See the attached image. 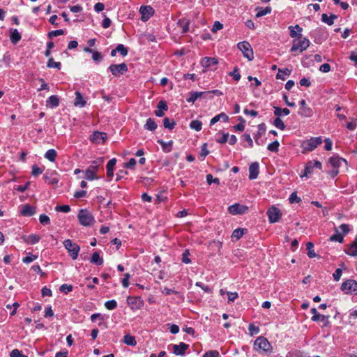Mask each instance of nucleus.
<instances>
[{
  "mask_svg": "<svg viewBox=\"0 0 357 357\" xmlns=\"http://www.w3.org/2000/svg\"><path fill=\"white\" fill-rule=\"evenodd\" d=\"M77 218L79 223L85 227L91 226L95 222L93 215L86 209L79 210Z\"/></svg>",
  "mask_w": 357,
  "mask_h": 357,
  "instance_id": "f257e3e1",
  "label": "nucleus"
},
{
  "mask_svg": "<svg viewBox=\"0 0 357 357\" xmlns=\"http://www.w3.org/2000/svg\"><path fill=\"white\" fill-rule=\"evenodd\" d=\"M63 245L68 250L72 259L74 260L77 259L80 250L79 246L77 244L73 243L70 239L65 240L63 241Z\"/></svg>",
  "mask_w": 357,
  "mask_h": 357,
  "instance_id": "f03ea898",
  "label": "nucleus"
},
{
  "mask_svg": "<svg viewBox=\"0 0 357 357\" xmlns=\"http://www.w3.org/2000/svg\"><path fill=\"white\" fill-rule=\"evenodd\" d=\"M310 42L307 38H298L297 40H294L292 47L291 48V52H296L299 50L300 52H303L310 46Z\"/></svg>",
  "mask_w": 357,
  "mask_h": 357,
  "instance_id": "7ed1b4c3",
  "label": "nucleus"
},
{
  "mask_svg": "<svg viewBox=\"0 0 357 357\" xmlns=\"http://www.w3.org/2000/svg\"><path fill=\"white\" fill-rule=\"evenodd\" d=\"M321 143L322 139L321 137H311L303 142L302 147L306 151H312Z\"/></svg>",
  "mask_w": 357,
  "mask_h": 357,
  "instance_id": "20e7f679",
  "label": "nucleus"
},
{
  "mask_svg": "<svg viewBox=\"0 0 357 357\" xmlns=\"http://www.w3.org/2000/svg\"><path fill=\"white\" fill-rule=\"evenodd\" d=\"M255 348L257 351L267 352L271 351V345L266 338L260 336L255 341Z\"/></svg>",
  "mask_w": 357,
  "mask_h": 357,
  "instance_id": "39448f33",
  "label": "nucleus"
},
{
  "mask_svg": "<svg viewBox=\"0 0 357 357\" xmlns=\"http://www.w3.org/2000/svg\"><path fill=\"white\" fill-rule=\"evenodd\" d=\"M341 290L347 294H357V282L347 280L342 284Z\"/></svg>",
  "mask_w": 357,
  "mask_h": 357,
  "instance_id": "423d86ee",
  "label": "nucleus"
},
{
  "mask_svg": "<svg viewBox=\"0 0 357 357\" xmlns=\"http://www.w3.org/2000/svg\"><path fill=\"white\" fill-rule=\"evenodd\" d=\"M237 46L239 50L242 52L243 56L249 61H252L254 59L253 51L248 42H240L238 43Z\"/></svg>",
  "mask_w": 357,
  "mask_h": 357,
  "instance_id": "0eeeda50",
  "label": "nucleus"
},
{
  "mask_svg": "<svg viewBox=\"0 0 357 357\" xmlns=\"http://www.w3.org/2000/svg\"><path fill=\"white\" fill-rule=\"evenodd\" d=\"M109 70L111 71L112 74L118 77L121 75L124 74L128 71V66L125 63H122L120 64H112L109 67Z\"/></svg>",
  "mask_w": 357,
  "mask_h": 357,
  "instance_id": "6e6552de",
  "label": "nucleus"
},
{
  "mask_svg": "<svg viewBox=\"0 0 357 357\" xmlns=\"http://www.w3.org/2000/svg\"><path fill=\"white\" fill-rule=\"evenodd\" d=\"M218 64V59L215 57H204L201 61V65L207 70H215Z\"/></svg>",
  "mask_w": 357,
  "mask_h": 357,
  "instance_id": "1a4fd4ad",
  "label": "nucleus"
},
{
  "mask_svg": "<svg viewBox=\"0 0 357 357\" xmlns=\"http://www.w3.org/2000/svg\"><path fill=\"white\" fill-rule=\"evenodd\" d=\"M267 215L268 217V220L271 223L278 222L282 216L280 210L274 206L268 208Z\"/></svg>",
  "mask_w": 357,
  "mask_h": 357,
  "instance_id": "9d476101",
  "label": "nucleus"
},
{
  "mask_svg": "<svg viewBox=\"0 0 357 357\" xmlns=\"http://www.w3.org/2000/svg\"><path fill=\"white\" fill-rule=\"evenodd\" d=\"M127 303L132 310H139L144 305V302L140 296H128Z\"/></svg>",
  "mask_w": 357,
  "mask_h": 357,
  "instance_id": "9b49d317",
  "label": "nucleus"
},
{
  "mask_svg": "<svg viewBox=\"0 0 357 357\" xmlns=\"http://www.w3.org/2000/svg\"><path fill=\"white\" fill-rule=\"evenodd\" d=\"M248 211V207L240 204H234L228 207V211L231 215H242Z\"/></svg>",
  "mask_w": 357,
  "mask_h": 357,
  "instance_id": "f8f14e48",
  "label": "nucleus"
},
{
  "mask_svg": "<svg viewBox=\"0 0 357 357\" xmlns=\"http://www.w3.org/2000/svg\"><path fill=\"white\" fill-rule=\"evenodd\" d=\"M139 13L142 15L141 20L143 22L147 21L154 13L153 8L150 6H142L139 8Z\"/></svg>",
  "mask_w": 357,
  "mask_h": 357,
  "instance_id": "ddd939ff",
  "label": "nucleus"
},
{
  "mask_svg": "<svg viewBox=\"0 0 357 357\" xmlns=\"http://www.w3.org/2000/svg\"><path fill=\"white\" fill-rule=\"evenodd\" d=\"M322 165L319 161H309L305 167L304 172L301 175V176H307L309 174L312 173V170L314 167L318 168L319 169H321Z\"/></svg>",
  "mask_w": 357,
  "mask_h": 357,
  "instance_id": "4468645a",
  "label": "nucleus"
},
{
  "mask_svg": "<svg viewBox=\"0 0 357 357\" xmlns=\"http://www.w3.org/2000/svg\"><path fill=\"white\" fill-rule=\"evenodd\" d=\"M189 345L184 343L181 342L179 344H173V352L174 354L177 356H183L185 353V351L188 349Z\"/></svg>",
  "mask_w": 357,
  "mask_h": 357,
  "instance_id": "2eb2a0df",
  "label": "nucleus"
},
{
  "mask_svg": "<svg viewBox=\"0 0 357 357\" xmlns=\"http://www.w3.org/2000/svg\"><path fill=\"white\" fill-rule=\"evenodd\" d=\"M106 138L107 134L101 132H95L90 137L91 142L96 144L104 143Z\"/></svg>",
  "mask_w": 357,
  "mask_h": 357,
  "instance_id": "dca6fc26",
  "label": "nucleus"
},
{
  "mask_svg": "<svg viewBox=\"0 0 357 357\" xmlns=\"http://www.w3.org/2000/svg\"><path fill=\"white\" fill-rule=\"evenodd\" d=\"M259 163L255 162L251 163L249 167V178L251 180L255 179L257 178L259 174Z\"/></svg>",
  "mask_w": 357,
  "mask_h": 357,
  "instance_id": "f3484780",
  "label": "nucleus"
},
{
  "mask_svg": "<svg viewBox=\"0 0 357 357\" xmlns=\"http://www.w3.org/2000/svg\"><path fill=\"white\" fill-rule=\"evenodd\" d=\"M330 163L334 168L337 169L338 167L342 165V164L347 165V162L345 159L340 158L338 155H334L330 158Z\"/></svg>",
  "mask_w": 357,
  "mask_h": 357,
  "instance_id": "a211bd4d",
  "label": "nucleus"
},
{
  "mask_svg": "<svg viewBox=\"0 0 357 357\" xmlns=\"http://www.w3.org/2000/svg\"><path fill=\"white\" fill-rule=\"evenodd\" d=\"M289 29L290 31V36L293 38H301L302 35L301 33L303 31V29L298 24L296 26H289Z\"/></svg>",
  "mask_w": 357,
  "mask_h": 357,
  "instance_id": "6ab92c4d",
  "label": "nucleus"
},
{
  "mask_svg": "<svg viewBox=\"0 0 357 357\" xmlns=\"http://www.w3.org/2000/svg\"><path fill=\"white\" fill-rule=\"evenodd\" d=\"M168 109V107L166 104V102L164 100H160L157 106V109L155 110V114L158 117H162L164 116L165 111H167Z\"/></svg>",
  "mask_w": 357,
  "mask_h": 357,
  "instance_id": "aec40b11",
  "label": "nucleus"
},
{
  "mask_svg": "<svg viewBox=\"0 0 357 357\" xmlns=\"http://www.w3.org/2000/svg\"><path fill=\"white\" fill-rule=\"evenodd\" d=\"M20 213L24 216H31L36 213V209L29 204H25L22 206Z\"/></svg>",
  "mask_w": 357,
  "mask_h": 357,
  "instance_id": "412c9836",
  "label": "nucleus"
},
{
  "mask_svg": "<svg viewBox=\"0 0 357 357\" xmlns=\"http://www.w3.org/2000/svg\"><path fill=\"white\" fill-rule=\"evenodd\" d=\"M311 313L313 314L312 320L313 321H324L328 317L319 314L315 307L311 309Z\"/></svg>",
  "mask_w": 357,
  "mask_h": 357,
  "instance_id": "4be33fe9",
  "label": "nucleus"
},
{
  "mask_svg": "<svg viewBox=\"0 0 357 357\" xmlns=\"http://www.w3.org/2000/svg\"><path fill=\"white\" fill-rule=\"evenodd\" d=\"M23 239L26 243L33 245L39 242L40 236L37 234H32L29 236H24Z\"/></svg>",
  "mask_w": 357,
  "mask_h": 357,
  "instance_id": "5701e85b",
  "label": "nucleus"
},
{
  "mask_svg": "<svg viewBox=\"0 0 357 357\" xmlns=\"http://www.w3.org/2000/svg\"><path fill=\"white\" fill-rule=\"evenodd\" d=\"M46 103L47 107H56L59 105V98L57 96L52 95L47 98Z\"/></svg>",
  "mask_w": 357,
  "mask_h": 357,
  "instance_id": "b1692460",
  "label": "nucleus"
},
{
  "mask_svg": "<svg viewBox=\"0 0 357 357\" xmlns=\"http://www.w3.org/2000/svg\"><path fill=\"white\" fill-rule=\"evenodd\" d=\"M298 113L300 116L307 118L312 116L314 114L312 109L307 106L305 107L299 108Z\"/></svg>",
  "mask_w": 357,
  "mask_h": 357,
  "instance_id": "393cba45",
  "label": "nucleus"
},
{
  "mask_svg": "<svg viewBox=\"0 0 357 357\" xmlns=\"http://www.w3.org/2000/svg\"><path fill=\"white\" fill-rule=\"evenodd\" d=\"M337 18V16L334 14L331 15V16H328L327 14L324 13L321 15L322 22L327 24L328 25H333L334 23V20Z\"/></svg>",
  "mask_w": 357,
  "mask_h": 357,
  "instance_id": "a878e982",
  "label": "nucleus"
},
{
  "mask_svg": "<svg viewBox=\"0 0 357 357\" xmlns=\"http://www.w3.org/2000/svg\"><path fill=\"white\" fill-rule=\"evenodd\" d=\"M116 163V158H112V159L109 160V162H107V167H106L107 176L111 177V178L113 176V175H114L113 169H114V167L115 166Z\"/></svg>",
  "mask_w": 357,
  "mask_h": 357,
  "instance_id": "bb28decb",
  "label": "nucleus"
},
{
  "mask_svg": "<svg viewBox=\"0 0 357 357\" xmlns=\"http://www.w3.org/2000/svg\"><path fill=\"white\" fill-rule=\"evenodd\" d=\"M158 143L160 144L162 146V149L164 152L169 153L172 151V146L173 144L172 141H169L167 142L163 141L162 139H158Z\"/></svg>",
  "mask_w": 357,
  "mask_h": 357,
  "instance_id": "cd10ccee",
  "label": "nucleus"
},
{
  "mask_svg": "<svg viewBox=\"0 0 357 357\" xmlns=\"http://www.w3.org/2000/svg\"><path fill=\"white\" fill-rule=\"evenodd\" d=\"M10 32V40L13 44H16L21 39V35L16 29H11Z\"/></svg>",
  "mask_w": 357,
  "mask_h": 357,
  "instance_id": "c85d7f7f",
  "label": "nucleus"
},
{
  "mask_svg": "<svg viewBox=\"0 0 357 357\" xmlns=\"http://www.w3.org/2000/svg\"><path fill=\"white\" fill-rule=\"evenodd\" d=\"M75 99L74 105L80 107H83L86 105V102L84 100L82 94L79 91L75 92Z\"/></svg>",
  "mask_w": 357,
  "mask_h": 357,
  "instance_id": "c756f323",
  "label": "nucleus"
},
{
  "mask_svg": "<svg viewBox=\"0 0 357 357\" xmlns=\"http://www.w3.org/2000/svg\"><path fill=\"white\" fill-rule=\"evenodd\" d=\"M104 162L103 158H98L96 160L92 161L91 165L89 167L92 170H94L96 172H98V167L102 166Z\"/></svg>",
  "mask_w": 357,
  "mask_h": 357,
  "instance_id": "7c9ffc66",
  "label": "nucleus"
},
{
  "mask_svg": "<svg viewBox=\"0 0 357 357\" xmlns=\"http://www.w3.org/2000/svg\"><path fill=\"white\" fill-rule=\"evenodd\" d=\"M346 253L351 256H357V236L355 238L354 241L350 245Z\"/></svg>",
  "mask_w": 357,
  "mask_h": 357,
  "instance_id": "2f4dec72",
  "label": "nucleus"
},
{
  "mask_svg": "<svg viewBox=\"0 0 357 357\" xmlns=\"http://www.w3.org/2000/svg\"><path fill=\"white\" fill-rule=\"evenodd\" d=\"M206 93V92H204V91L191 92L190 93V96L186 99V100L188 102H194L196 100H197L199 98H200L203 94H204Z\"/></svg>",
  "mask_w": 357,
  "mask_h": 357,
  "instance_id": "473e14b6",
  "label": "nucleus"
},
{
  "mask_svg": "<svg viewBox=\"0 0 357 357\" xmlns=\"http://www.w3.org/2000/svg\"><path fill=\"white\" fill-rule=\"evenodd\" d=\"M221 119L224 121H227L229 119V117L225 113H220V114L215 116L213 118H212L211 119L210 123H211V125H213Z\"/></svg>",
  "mask_w": 357,
  "mask_h": 357,
  "instance_id": "72a5a7b5",
  "label": "nucleus"
},
{
  "mask_svg": "<svg viewBox=\"0 0 357 357\" xmlns=\"http://www.w3.org/2000/svg\"><path fill=\"white\" fill-rule=\"evenodd\" d=\"M257 13H256V17L259 18L270 13L271 12V8L270 7H257Z\"/></svg>",
  "mask_w": 357,
  "mask_h": 357,
  "instance_id": "f704fd0d",
  "label": "nucleus"
},
{
  "mask_svg": "<svg viewBox=\"0 0 357 357\" xmlns=\"http://www.w3.org/2000/svg\"><path fill=\"white\" fill-rule=\"evenodd\" d=\"M144 128L147 130L153 131L157 128V124L153 119L149 118L144 125Z\"/></svg>",
  "mask_w": 357,
  "mask_h": 357,
  "instance_id": "c9c22d12",
  "label": "nucleus"
},
{
  "mask_svg": "<svg viewBox=\"0 0 357 357\" xmlns=\"http://www.w3.org/2000/svg\"><path fill=\"white\" fill-rule=\"evenodd\" d=\"M291 74V70L288 68L284 69H279L278 73L276 75L277 79L284 80L287 76H289Z\"/></svg>",
  "mask_w": 357,
  "mask_h": 357,
  "instance_id": "e433bc0d",
  "label": "nucleus"
},
{
  "mask_svg": "<svg viewBox=\"0 0 357 357\" xmlns=\"http://www.w3.org/2000/svg\"><path fill=\"white\" fill-rule=\"evenodd\" d=\"M57 156V153L54 149H49L45 153V158L50 160V162H54L55 159Z\"/></svg>",
  "mask_w": 357,
  "mask_h": 357,
  "instance_id": "4c0bfd02",
  "label": "nucleus"
},
{
  "mask_svg": "<svg viewBox=\"0 0 357 357\" xmlns=\"http://www.w3.org/2000/svg\"><path fill=\"white\" fill-rule=\"evenodd\" d=\"M91 262L100 266L103 264V259L100 257L98 252H95L91 256Z\"/></svg>",
  "mask_w": 357,
  "mask_h": 357,
  "instance_id": "58836bf2",
  "label": "nucleus"
},
{
  "mask_svg": "<svg viewBox=\"0 0 357 357\" xmlns=\"http://www.w3.org/2000/svg\"><path fill=\"white\" fill-rule=\"evenodd\" d=\"M123 342L129 346H135L137 344L135 337L129 334H127L123 337Z\"/></svg>",
  "mask_w": 357,
  "mask_h": 357,
  "instance_id": "ea45409f",
  "label": "nucleus"
},
{
  "mask_svg": "<svg viewBox=\"0 0 357 357\" xmlns=\"http://www.w3.org/2000/svg\"><path fill=\"white\" fill-rule=\"evenodd\" d=\"M274 114L277 116H280L282 114L288 115L290 113V110L288 108L281 109L279 107L275 106L274 107Z\"/></svg>",
  "mask_w": 357,
  "mask_h": 357,
  "instance_id": "a19ab883",
  "label": "nucleus"
},
{
  "mask_svg": "<svg viewBox=\"0 0 357 357\" xmlns=\"http://www.w3.org/2000/svg\"><path fill=\"white\" fill-rule=\"evenodd\" d=\"M306 249L307 250V255L310 258H314L317 256L314 250V244L312 242H307L306 244Z\"/></svg>",
  "mask_w": 357,
  "mask_h": 357,
  "instance_id": "79ce46f5",
  "label": "nucleus"
},
{
  "mask_svg": "<svg viewBox=\"0 0 357 357\" xmlns=\"http://www.w3.org/2000/svg\"><path fill=\"white\" fill-rule=\"evenodd\" d=\"M245 231H247V229H241V228L236 229L234 230V231L231 234V238H236V240H238L243 236V235L244 234Z\"/></svg>",
  "mask_w": 357,
  "mask_h": 357,
  "instance_id": "37998d69",
  "label": "nucleus"
},
{
  "mask_svg": "<svg viewBox=\"0 0 357 357\" xmlns=\"http://www.w3.org/2000/svg\"><path fill=\"white\" fill-rule=\"evenodd\" d=\"M96 172L94 170H92L89 167L85 171V178L89 181L98 179V177L96 176Z\"/></svg>",
  "mask_w": 357,
  "mask_h": 357,
  "instance_id": "c03bdc74",
  "label": "nucleus"
},
{
  "mask_svg": "<svg viewBox=\"0 0 357 357\" xmlns=\"http://www.w3.org/2000/svg\"><path fill=\"white\" fill-rule=\"evenodd\" d=\"M190 128L196 131H200L202 128V123L199 120H193L190 123Z\"/></svg>",
  "mask_w": 357,
  "mask_h": 357,
  "instance_id": "a18cd8bd",
  "label": "nucleus"
},
{
  "mask_svg": "<svg viewBox=\"0 0 357 357\" xmlns=\"http://www.w3.org/2000/svg\"><path fill=\"white\" fill-rule=\"evenodd\" d=\"M273 125L278 129L284 130L285 129V125L282 120L278 116L273 121Z\"/></svg>",
  "mask_w": 357,
  "mask_h": 357,
  "instance_id": "49530a36",
  "label": "nucleus"
},
{
  "mask_svg": "<svg viewBox=\"0 0 357 357\" xmlns=\"http://www.w3.org/2000/svg\"><path fill=\"white\" fill-rule=\"evenodd\" d=\"M280 144L278 141L275 140L268 145V150L271 152H278L279 150Z\"/></svg>",
  "mask_w": 357,
  "mask_h": 357,
  "instance_id": "de8ad7c7",
  "label": "nucleus"
},
{
  "mask_svg": "<svg viewBox=\"0 0 357 357\" xmlns=\"http://www.w3.org/2000/svg\"><path fill=\"white\" fill-rule=\"evenodd\" d=\"M178 24L181 26L182 33H185L188 31V30H189V22L188 21L179 20Z\"/></svg>",
  "mask_w": 357,
  "mask_h": 357,
  "instance_id": "09e8293b",
  "label": "nucleus"
},
{
  "mask_svg": "<svg viewBox=\"0 0 357 357\" xmlns=\"http://www.w3.org/2000/svg\"><path fill=\"white\" fill-rule=\"evenodd\" d=\"M175 125H176L175 121H170L169 119H168L167 117L163 119V126L165 128L172 130L174 128Z\"/></svg>",
  "mask_w": 357,
  "mask_h": 357,
  "instance_id": "8fccbe9b",
  "label": "nucleus"
},
{
  "mask_svg": "<svg viewBox=\"0 0 357 357\" xmlns=\"http://www.w3.org/2000/svg\"><path fill=\"white\" fill-rule=\"evenodd\" d=\"M105 307L109 310H112L117 307V303L115 300H109L105 303Z\"/></svg>",
  "mask_w": 357,
  "mask_h": 357,
  "instance_id": "3c124183",
  "label": "nucleus"
},
{
  "mask_svg": "<svg viewBox=\"0 0 357 357\" xmlns=\"http://www.w3.org/2000/svg\"><path fill=\"white\" fill-rule=\"evenodd\" d=\"M47 66L48 68H55L59 70L61 64L60 62H55L52 58H50L47 63Z\"/></svg>",
  "mask_w": 357,
  "mask_h": 357,
  "instance_id": "603ef678",
  "label": "nucleus"
},
{
  "mask_svg": "<svg viewBox=\"0 0 357 357\" xmlns=\"http://www.w3.org/2000/svg\"><path fill=\"white\" fill-rule=\"evenodd\" d=\"M60 291L68 294L73 290V286L70 284H63L59 287Z\"/></svg>",
  "mask_w": 357,
  "mask_h": 357,
  "instance_id": "864d4df0",
  "label": "nucleus"
},
{
  "mask_svg": "<svg viewBox=\"0 0 357 357\" xmlns=\"http://www.w3.org/2000/svg\"><path fill=\"white\" fill-rule=\"evenodd\" d=\"M190 252L188 250H185L183 254H182V261L185 264H188L191 262L190 259L189 258Z\"/></svg>",
  "mask_w": 357,
  "mask_h": 357,
  "instance_id": "5fc2aeb1",
  "label": "nucleus"
},
{
  "mask_svg": "<svg viewBox=\"0 0 357 357\" xmlns=\"http://www.w3.org/2000/svg\"><path fill=\"white\" fill-rule=\"evenodd\" d=\"M117 52H119L122 56H125L128 54V49L124 47L122 44H119L116 47Z\"/></svg>",
  "mask_w": 357,
  "mask_h": 357,
  "instance_id": "6e6d98bb",
  "label": "nucleus"
},
{
  "mask_svg": "<svg viewBox=\"0 0 357 357\" xmlns=\"http://www.w3.org/2000/svg\"><path fill=\"white\" fill-rule=\"evenodd\" d=\"M331 241H337L342 243L344 241L343 236L341 234L337 233L330 237Z\"/></svg>",
  "mask_w": 357,
  "mask_h": 357,
  "instance_id": "4d7b16f0",
  "label": "nucleus"
},
{
  "mask_svg": "<svg viewBox=\"0 0 357 357\" xmlns=\"http://www.w3.org/2000/svg\"><path fill=\"white\" fill-rule=\"evenodd\" d=\"M229 76H232L234 79L236 81H239L241 79V75L238 72V68L236 67L233 72H230L229 73Z\"/></svg>",
  "mask_w": 357,
  "mask_h": 357,
  "instance_id": "13d9d810",
  "label": "nucleus"
},
{
  "mask_svg": "<svg viewBox=\"0 0 357 357\" xmlns=\"http://www.w3.org/2000/svg\"><path fill=\"white\" fill-rule=\"evenodd\" d=\"M10 357H28L26 355H24L21 351L15 349L11 351L10 354Z\"/></svg>",
  "mask_w": 357,
  "mask_h": 357,
  "instance_id": "bf43d9fd",
  "label": "nucleus"
},
{
  "mask_svg": "<svg viewBox=\"0 0 357 357\" xmlns=\"http://www.w3.org/2000/svg\"><path fill=\"white\" fill-rule=\"evenodd\" d=\"M349 323L351 324V325H354L355 324V322L357 321V311L355 310V311H353L350 313L349 316Z\"/></svg>",
  "mask_w": 357,
  "mask_h": 357,
  "instance_id": "052dcab7",
  "label": "nucleus"
},
{
  "mask_svg": "<svg viewBox=\"0 0 357 357\" xmlns=\"http://www.w3.org/2000/svg\"><path fill=\"white\" fill-rule=\"evenodd\" d=\"M92 59L96 62H100L102 59V55L98 51H93L92 52Z\"/></svg>",
  "mask_w": 357,
  "mask_h": 357,
  "instance_id": "680f3d73",
  "label": "nucleus"
},
{
  "mask_svg": "<svg viewBox=\"0 0 357 357\" xmlns=\"http://www.w3.org/2000/svg\"><path fill=\"white\" fill-rule=\"evenodd\" d=\"M206 181L208 185H211L212 183H215L216 184L220 183V181L218 178H213V176L210 174L206 175Z\"/></svg>",
  "mask_w": 357,
  "mask_h": 357,
  "instance_id": "e2e57ef3",
  "label": "nucleus"
},
{
  "mask_svg": "<svg viewBox=\"0 0 357 357\" xmlns=\"http://www.w3.org/2000/svg\"><path fill=\"white\" fill-rule=\"evenodd\" d=\"M39 221L43 225H48L50 222V218L45 214L40 215Z\"/></svg>",
  "mask_w": 357,
  "mask_h": 357,
  "instance_id": "0e129e2a",
  "label": "nucleus"
},
{
  "mask_svg": "<svg viewBox=\"0 0 357 357\" xmlns=\"http://www.w3.org/2000/svg\"><path fill=\"white\" fill-rule=\"evenodd\" d=\"M223 28L222 24H221L218 21H215L213 25V27L211 29L212 32H216L219 30H221Z\"/></svg>",
  "mask_w": 357,
  "mask_h": 357,
  "instance_id": "69168bd1",
  "label": "nucleus"
},
{
  "mask_svg": "<svg viewBox=\"0 0 357 357\" xmlns=\"http://www.w3.org/2000/svg\"><path fill=\"white\" fill-rule=\"evenodd\" d=\"M42 173H43V169L41 168L38 167L37 165H35L32 167L31 174L33 176H37Z\"/></svg>",
  "mask_w": 357,
  "mask_h": 357,
  "instance_id": "338daca9",
  "label": "nucleus"
},
{
  "mask_svg": "<svg viewBox=\"0 0 357 357\" xmlns=\"http://www.w3.org/2000/svg\"><path fill=\"white\" fill-rule=\"evenodd\" d=\"M218 351L213 350V351H209L208 352H206L203 357H218Z\"/></svg>",
  "mask_w": 357,
  "mask_h": 357,
  "instance_id": "774afa93",
  "label": "nucleus"
}]
</instances>
